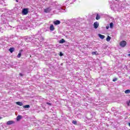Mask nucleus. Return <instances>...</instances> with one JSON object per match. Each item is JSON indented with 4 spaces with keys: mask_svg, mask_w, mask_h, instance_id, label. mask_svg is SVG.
Wrapping results in <instances>:
<instances>
[{
    "mask_svg": "<svg viewBox=\"0 0 130 130\" xmlns=\"http://www.w3.org/2000/svg\"><path fill=\"white\" fill-rule=\"evenodd\" d=\"M29 13V9L24 8L22 9V15H27Z\"/></svg>",
    "mask_w": 130,
    "mask_h": 130,
    "instance_id": "obj_1",
    "label": "nucleus"
},
{
    "mask_svg": "<svg viewBox=\"0 0 130 130\" xmlns=\"http://www.w3.org/2000/svg\"><path fill=\"white\" fill-rule=\"evenodd\" d=\"M119 45L121 47H125L126 46V41H122L119 43Z\"/></svg>",
    "mask_w": 130,
    "mask_h": 130,
    "instance_id": "obj_2",
    "label": "nucleus"
},
{
    "mask_svg": "<svg viewBox=\"0 0 130 130\" xmlns=\"http://www.w3.org/2000/svg\"><path fill=\"white\" fill-rule=\"evenodd\" d=\"M93 27L94 29H97L98 27H99V23L98 22L96 21L93 23Z\"/></svg>",
    "mask_w": 130,
    "mask_h": 130,
    "instance_id": "obj_3",
    "label": "nucleus"
},
{
    "mask_svg": "<svg viewBox=\"0 0 130 130\" xmlns=\"http://www.w3.org/2000/svg\"><path fill=\"white\" fill-rule=\"evenodd\" d=\"M50 11L51 10H50V8H46L44 10V12L45 13H50Z\"/></svg>",
    "mask_w": 130,
    "mask_h": 130,
    "instance_id": "obj_4",
    "label": "nucleus"
},
{
    "mask_svg": "<svg viewBox=\"0 0 130 130\" xmlns=\"http://www.w3.org/2000/svg\"><path fill=\"white\" fill-rule=\"evenodd\" d=\"M53 24H54V25H59V24H60V21L56 20L53 22Z\"/></svg>",
    "mask_w": 130,
    "mask_h": 130,
    "instance_id": "obj_5",
    "label": "nucleus"
},
{
    "mask_svg": "<svg viewBox=\"0 0 130 130\" xmlns=\"http://www.w3.org/2000/svg\"><path fill=\"white\" fill-rule=\"evenodd\" d=\"M13 123H15V122L14 121H8L7 122V124L8 125H10L11 124H13Z\"/></svg>",
    "mask_w": 130,
    "mask_h": 130,
    "instance_id": "obj_6",
    "label": "nucleus"
},
{
    "mask_svg": "<svg viewBox=\"0 0 130 130\" xmlns=\"http://www.w3.org/2000/svg\"><path fill=\"white\" fill-rule=\"evenodd\" d=\"M55 28H54V26H53V24H51V25H50V30H51V31H54V29H55Z\"/></svg>",
    "mask_w": 130,
    "mask_h": 130,
    "instance_id": "obj_7",
    "label": "nucleus"
},
{
    "mask_svg": "<svg viewBox=\"0 0 130 130\" xmlns=\"http://www.w3.org/2000/svg\"><path fill=\"white\" fill-rule=\"evenodd\" d=\"M9 51L10 52H11V53H13V52H14V51H15V48H10L9 49Z\"/></svg>",
    "mask_w": 130,
    "mask_h": 130,
    "instance_id": "obj_8",
    "label": "nucleus"
},
{
    "mask_svg": "<svg viewBox=\"0 0 130 130\" xmlns=\"http://www.w3.org/2000/svg\"><path fill=\"white\" fill-rule=\"evenodd\" d=\"M99 37L100 38H101V39H104L105 38V36L102 35L101 34H99Z\"/></svg>",
    "mask_w": 130,
    "mask_h": 130,
    "instance_id": "obj_9",
    "label": "nucleus"
},
{
    "mask_svg": "<svg viewBox=\"0 0 130 130\" xmlns=\"http://www.w3.org/2000/svg\"><path fill=\"white\" fill-rule=\"evenodd\" d=\"M16 103L17 105H19V106H23V103L21 102H17Z\"/></svg>",
    "mask_w": 130,
    "mask_h": 130,
    "instance_id": "obj_10",
    "label": "nucleus"
},
{
    "mask_svg": "<svg viewBox=\"0 0 130 130\" xmlns=\"http://www.w3.org/2000/svg\"><path fill=\"white\" fill-rule=\"evenodd\" d=\"M22 118V116L21 115H18L17 118H16V120L17 121H19V120H20V119H21Z\"/></svg>",
    "mask_w": 130,
    "mask_h": 130,
    "instance_id": "obj_11",
    "label": "nucleus"
},
{
    "mask_svg": "<svg viewBox=\"0 0 130 130\" xmlns=\"http://www.w3.org/2000/svg\"><path fill=\"white\" fill-rule=\"evenodd\" d=\"M111 39V37H110L109 36H108L107 38H106V41L108 42H109V41H110Z\"/></svg>",
    "mask_w": 130,
    "mask_h": 130,
    "instance_id": "obj_12",
    "label": "nucleus"
},
{
    "mask_svg": "<svg viewBox=\"0 0 130 130\" xmlns=\"http://www.w3.org/2000/svg\"><path fill=\"white\" fill-rule=\"evenodd\" d=\"M100 18H101L100 15H99V14H97L96 16V17H95L96 20H100Z\"/></svg>",
    "mask_w": 130,
    "mask_h": 130,
    "instance_id": "obj_13",
    "label": "nucleus"
},
{
    "mask_svg": "<svg viewBox=\"0 0 130 130\" xmlns=\"http://www.w3.org/2000/svg\"><path fill=\"white\" fill-rule=\"evenodd\" d=\"M64 42H66V41L64 40V39H62L61 40H60L59 41V43H64Z\"/></svg>",
    "mask_w": 130,
    "mask_h": 130,
    "instance_id": "obj_14",
    "label": "nucleus"
},
{
    "mask_svg": "<svg viewBox=\"0 0 130 130\" xmlns=\"http://www.w3.org/2000/svg\"><path fill=\"white\" fill-rule=\"evenodd\" d=\"M91 54L92 55H97L98 54L97 51L92 52Z\"/></svg>",
    "mask_w": 130,
    "mask_h": 130,
    "instance_id": "obj_15",
    "label": "nucleus"
},
{
    "mask_svg": "<svg viewBox=\"0 0 130 130\" xmlns=\"http://www.w3.org/2000/svg\"><path fill=\"white\" fill-rule=\"evenodd\" d=\"M124 93L125 94H129L130 90L129 89H127V90H125Z\"/></svg>",
    "mask_w": 130,
    "mask_h": 130,
    "instance_id": "obj_16",
    "label": "nucleus"
},
{
    "mask_svg": "<svg viewBox=\"0 0 130 130\" xmlns=\"http://www.w3.org/2000/svg\"><path fill=\"white\" fill-rule=\"evenodd\" d=\"M23 108H30V105H26L23 106Z\"/></svg>",
    "mask_w": 130,
    "mask_h": 130,
    "instance_id": "obj_17",
    "label": "nucleus"
},
{
    "mask_svg": "<svg viewBox=\"0 0 130 130\" xmlns=\"http://www.w3.org/2000/svg\"><path fill=\"white\" fill-rule=\"evenodd\" d=\"M110 27L112 29V28H113V22H111L110 23Z\"/></svg>",
    "mask_w": 130,
    "mask_h": 130,
    "instance_id": "obj_18",
    "label": "nucleus"
},
{
    "mask_svg": "<svg viewBox=\"0 0 130 130\" xmlns=\"http://www.w3.org/2000/svg\"><path fill=\"white\" fill-rule=\"evenodd\" d=\"M21 56H22V54L21 53H19L17 55L18 58H20V57H21Z\"/></svg>",
    "mask_w": 130,
    "mask_h": 130,
    "instance_id": "obj_19",
    "label": "nucleus"
},
{
    "mask_svg": "<svg viewBox=\"0 0 130 130\" xmlns=\"http://www.w3.org/2000/svg\"><path fill=\"white\" fill-rule=\"evenodd\" d=\"M72 123H73V124H75V125H77V121L73 120L72 121Z\"/></svg>",
    "mask_w": 130,
    "mask_h": 130,
    "instance_id": "obj_20",
    "label": "nucleus"
},
{
    "mask_svg": "<svg viewBox=\"0 0 130 130\" xmlns=\"http://www.w3.org/2000/svg\"><path fill=\"white\" fill-rule=\"evenodd\" d=\"M118 79L117 78H114L113 79V82H116L117 81Z\"/></svg>",
    "mask_w": 130,
    "mask_h": 130,
    "instance_id": "obj_21",
    "label": "nucleus"
},
{
    "mask_svg": "<svg viewBox=\"0 0 130 130\" xmlns=\"http://www.w3.org/2000/svg\"><path fill=\"white\" fill-rule=\"evenodd\" d=\"M46 104H47V105H49V106H51V103H46Z\"/></svg>",
    "mask_w": 130,
    "mask_h": 130,
    "instance_id": "obj_22",
    "label": "nucleus"
},
{
    "mask_svg": "<svg viewBox=\"0 0 130 130\" xmlns=\"http://www.w3.org/2000/svg\"><path fill=\"white\" fill-rule=\"evenodd\" d=\"M59 55H60V56H62V55H63V54H62V53H61V52H60L59 53Z\"/></svg>",
    "mask_w": 130,
    "mask_h": 130,
    "instance_id": "obj_23",
    "label": "nucleus"
},
{
    "mask_svg": "<svg viewBox=\"0 0 130 130\" xmlns=\"http://www.w3.org/2000/svg\"><path fill=\"white\" fill-rule=\"evenodd\" d=\"M19 76H20L21 77H23V76H24V75L22 73H19Z\"/></svg>",
    "mask_w": 130,
    "mask_h": 130,
    "instance_id": "obj_24",
    "label": "nucleus"
},
{
    "mask_svg": "<svg viewBox=\"0 0 130 130\" xmlns=\"http://www.w3.org/2000/svg\"><path fill=\"white\" fill-rule=\"evenodd\" d=\"M130 100L127 103V106H129Z\"/></svg>",
    "mask_w": 130,
    "mask_h": 130,
    "instance_id": "obj_25",
    "label": "nucleus"
},
{
    "mask_svg": "<svg viewBox=\"0 0 130 130\" xmlns=\"http://www.w3.org/2000/svg\"><path fill=\"white\" fill-rule=\"evenodd\" d=\"M106 29H109V26H106Z\"/></svg>",
    "mask_w": 130,
    "mask_h": 130,
    "instance_id": "obj_26",
    "label": "nucleus"
},
{
    "mask_svg": "<svg viewBox=\"0 0 130 130\" xmlns=\"http://www.w3.org/2000/svg\"><path fill=\"white\" fill-rule=\"evenodd\" d=\"M23 51V50H20V51H19V53H21V52H22Z\"/></svg>",
    "mask_w": 130,
    "mask_h": 130,
    "instance_id": "obj_27",
    "label": "nucleus"
},
{
    "mask_svg": "<svg viewBox=\"0 0 130 130\" xmlns=\"http://www.w3.org/2000/svg\"><path fill=\"white\" fill-rule=\"evenodd\" d=\"M128 56H130V54H128Z\"/></svg>",
    "mask_w": 130,
    "mask_h": 130,
    "instance_id": "obj_28",
    "label": "nucleus"
},
{
    "mask_svg": "<svg viewBox=\"0 0 130 130\" xmlns=\"http://www.w3.org/2000/svg\"><path fill=\"white\" fill-rule=\"evenodd\" d=\"M2 118H3V117H0V119H2Z\"/></svg>",
    "mask_w": 130,
    "mask_h": 130,
    "instance_id": "obj_29",
    "label": "nucleus"
},
{
    "mask_svg": "<svg viewBox=\"0 0 130 130\" xmlns=\"http://www.w3.org/2000/svg\"><path fill=\"white\" fill-rule=\"evenodd\" d=\"M128 125L129 126H130V123H128Z\"/></svg>",
    "mask_w": 130,
    "mask_h": 130,
    "instance_id": "obj_30",
    "label": "nucleus"
},
{
    "mask_svg": "<svg viewBox=\"0 0 130 130\" xmlns=\"http://www.w3.org/2000/svg\"><path fill=\"white\" fill-rule=\"evenodd\" d=\"M16 2L18 3V0H16Z\"/></svg>",
    "mask_w": 130,
    "mask_h": 130,
    "instance_id": "obj_31",
    "label": "nucleus"
}]
</instances>
